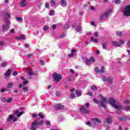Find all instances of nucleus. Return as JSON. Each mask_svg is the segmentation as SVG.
Returning <instances> with one entry per match:
<instances>
[{"label": "nucleus", "mask_w": 130, "mask_h": 130, "mask_svg": "<svg viewBox=\"0 0 130 130\" xmlns=\"http://www.w3.org/2000/svg\"><path fill=\"white\" fill-rule=\"evenodd\" d=\"M99 97L101 98L99 101L95 99H93V101L98 104L100 107H102V108L105 109V108H106V104L108 103V100L101 94H99Z\"/></svg>", "instance_id": "1"}, {"label": "nucleus", "mask_w": 130, "mask_h": 130, "mask_svg": "<svg viewBox=\"0 0 130 130\" xmlns=\"http://www.w3.org/2000/svg\"><path fill=\"white\" fill-rule=\"evenodd\" d=\"M109 103L111 105H112L113 107L114 108H115L116 109H117L116 110V113H117L119 110H122V106L120 105H115V100L110 99L109 100Z\"/></svg>", "instance_id": "2"}, {"label": "nucleus", "mask_w": 130, "mask_h": 130, "mask_svg": "<svg viewBox=\"0 0 130 130\" xmlns=\"http://www.w3.org/2000/svg\"><path fill=\"white\" fill-rule=\"evenodd\" d=\"M52 77L54 79L55 83H58V82L61 81L62 79V76L61 75L57 73H53Z\"/></svg>", "instance_id": "3"}, {"label": "nucleus", "mask_w": 130, "mask_h": 130, "mask_svg": "<svg viewBox=\"0 0 130 130\" xmlns=\"http://www.w3.org/2000/svg\"><path fill=\"white\" fill-rule=\"evenodd\" d=\"M124 16L126 17H129L130 16V4L125 6L124 11L123 12Z\"/></svg>", "instance_id": "4"}, {"label": "nucleus", "mask_w": 130, "mask_h": 130, "mask_svg": "<svg viewBox=\"0 0 130 130\" xmlns=\"http://www.w3.org/2000/svg\"><path fill=\"white\" fill-rule=\"evenodd\" d=\"M38 123L37 121H34V122H32L31 123V126L30 127V129L31 130H36L37 129V127H38Z\"/></svg>", "instance_id": "5"}, {"label": "nucleus", "mask_w": 130, "mask_h": 130, "mask_svg": "<svg viewBox=\"0 0 130 130\" xmlns=\"http://www.w3.org/2000/svg\"><path fill=\"white\" fill-rule=\"evenodd\" d=\"M73 28H76V31L77 32H81L82 30V26L79 25H76V23L72 24Z\"/></svg>", "instance_id": "6"}, {"label": "nucleus", "mask_w": 130, "mask_h": 130, "mask_svg": "<svg viewBox=\"0 0 130 130\" xmlns=\"http://www.w3.org/2000/svg\"><path fill=\"white\" fill-rule=\"evenodd\" d=\"M112 12V10H109L107 12H106L104 14H103L102 16H101V19H104V18H107L108 17V15L110 13Z\"/></svg>", "instance_id": "7"}, {"label": "nucleus", "mask_w": 130, "mask_h": 130, "mask_svg": "<svg viewBox=\"0 0 130 130\" xmlns=\"http://www.w3.org/2000/svg\"><path fill=\"white\" fill-rule=\"evenodd\" d=\"M13 113H14V114H17V117H20V116H21L22 114H24V111L19 112V110H16L13 112Z\"/></svg>", "instance_id": "8"}, {"label": "nucleus", "mask_w": 130, "mask_h": 130, "mask_svg": "<svg viewBox=\"0 0 130 130\" xmlns=\"http://www.w3.org/2000/svg\"><path fill=\"white\" fill-rule=\"evenodd\" d=\"M54 108L56 110H58V109H63L64 107L62 105L59 104L55 106Z\"/></svg>", "instance_id": "9"}, {"label": "nucleus", "mask_w": 130, "mask_h": 130, "mask_svg": "<svg viewBox=\"0 0 130 130\" xmlns=\"http://www.w3.org/2000/svg\"><path fill=\"white\" fill-rule=\"evenodd\" d=\"M80 110L81 112H82V113H86V114L89 113V111H88L87 109H85V107L83 106H81L80 108Z\"/></svg>", "instance_id": "10"}, {"label": "nucleus", "mask_w": 130, "mask_h": 130, "mask_svg": "<svg viewBox=\"0 0 130 130\" xmlns=\"http://www.w3.org/2000/svg\"><path fill=\"white\" fill-rule=\"evenodd\" d=\"M107 81L108 83V84H110V85H111L113 83V77L112 76H110L107 78Z\"/></svg>", "instance_id": "11"}, {"label": "nucleus", "mask_w": 130, "mask_h": 130, "mask_svg": "<svg viewBox=\"0 0 130 130\" xmlns=\"http://www.w3.org/2000/svg\"><path fill=\"white\" fill-rule=\"evenodd\" d=\"M111 44L113 46H116V47H120V43L119 42L113 41L111 42Z\"/></svg>", "instance_id": "12"}, {"label": "nucleus", "mask_w": 130, "mask_h": 130, "mask_svg": "<svg viewBox=\"0 0 130 130\" xmlns=\"http://www.w3.org/2000/svg\"><path fill=\"white\" fill-rule=\"evenodd\" d=\"M91 120L93 121V122H97L98 123H101V120L99 119L98 118H93L91 119Z\"/></svg>", "instance_id": "13"}, {"label": "nucleus", "mask_w": 130, "mask_h": 130, "mask_svg": "<svg viewBox=\"0 0 130 130\" xmlns=\"http://www.w3.org/2000/svg\"><path fill=\"white\" fill-rule=\"evenodd\" d=\"M106 121L107 123H109L110 124H111V123H112V122L113 121V120H112V118L108 117L106 118Z\"/></svg>", "instance_id": "14"}, {"label": "nucleus", "mask_w": 130, "mask_h": 130, "mask_svg": "<svg viewBox=\"0 0 130 130\" xmlns=\"http://www.w3.org/2000/svg\"><path fill=\"white\" fill-rule=\"evenodd\" d=\"M14 117H15V116H14V115H10L7 120V121L8 122H12V120H13Z\"/></svg>", "instance_id": "15"}, {"label": "nucleus", "mask_w": 130, "mask_h": 130, "mask_svg": "<svg viewBox=\"0 0 130 130\" xmlns=\"http://www.w3.org/2000/svg\"><path fill=\"white\" fill-rule=\"evenodd\" d=\"M3 30H4V31H7V30H9V24L3 25Z\"/></svg>", "instance_id": "16"}, {"label": "nucleus", "mask_w": 130, "mask_h": 130, "mask_svg": "<svg viewBox=\"0 0 130 130\" xmlns=\"http://www.w3.org/2000/svg\"><path fill=\"white\" fill-rule=\"evenodd\" d=\"M102 47H103V49H107V43L104 42L102 43Z\"/></svg>", "instance_id": "17"}, {"label": "nucleus", "mask_w": 130, "mask_h": 130, "mask_svg": "<svg viewBox=\"0 0 130 130\" xmlns=\"http://www.w3.org/2000/svg\"><path fill=\"white\" fill-rule=\"evenodd\" d=\"M60 4L62 7H66L67 6V1L61 0Z\"/></svg>", "instance_id": "18"}, {"label": "nucleus", "mask_w": 130, "mask_h": 130, "mask_svg": "<svg viewBox=\"0 0 130 130\" xmlns=\"http://www.w3.org/2000/svg\"><path fill=\"white\" fill-rule=\"evenodd\" d=\"M27 73L29 76H33L34 74H33V72L32 71V70L30 69H28L27 70Z\"/></svg>", "instance_id": "19"}, {"label": "nucleus", "mask_w": 130, "mask_h": 130, "mask_svg": "<svg viewBox=\"0 0 130 130\" xmlns=\"http://www.w3.org/2000/svg\"><path fill=\"white\" fill-rule=\"evenodd\" d=\"M39 120H40V118H38L35 120V121H37V122H38V124H39L40 125H42L43 124V121H39Z\"/></svg>", "instance_id": "20"}, {"label": "nucleus", "mask_w": 130, "mask_h": 130, "mask_svg": "<svg viewBox=\"0 0 130 130\" xmlns=\"http://www.w3.org/2000/svg\"><path fill=\"white\" fill-rule=\"evenodd\" d=\"M13 87H14V83L13 82H10L7 85V88H13Z\"/></svg>", "instance_id": "21"}, {"label": "nucleus", "mask_w": 130, "mask_h": 130, "mask_svg": "<svg viewBox=\"0 0 130 130\" xmlns=\"http://www.w3.org/2000/svg\"><path fill=\"white\" fill-rule=\"evenodd\" d=\"M93 41L94 43H98V39H94L93 37H91L90 38V42H92Z\"/></svg>", "instance_id": "22"}, {"label": "nucleus", "mask_w": 130, "mask_h": 130, "mask_svg": "<svg viewBox=\"0 0 130 130\" xmlns=\"http://www.w3.org/2000/svg\"><path fill=\"white\" fill-rule=\"evenodd\" d=\"M71 51H72V53L70 54L69 55V57H74V53L76 52V50L75 49H72Z\"/></svg>", "instance_id": "23"}, {"label": "nucleus", "mask_w": 130, "mask_h": 130, "mask_svg": "<svg viewBox=\"0 0 130 130\" xmlns=\"http://www.w3.org/2000/svg\"><path fill=\"white\" fill-rule=\"evenodd\" d=\"M11 74V69H9L5 74V77H9Z\"/></svg>", "instance_id": "24"}, {"label": "nucleus", "mask_w": 130, "mask_h": 130, "mask_svg": "<svg viewBox=\"0 0 130 130\" xmlns=\"http://www.w3.org/2000/svg\"><path fill=\"white\" fill-rule=\"evenodd\" d=\"M127 119V117H119V120L120 121H125Z\"/></svg>", "instance_id": "25"}, {"label": "nucleus", "mask_w": 130, "mask_h": 130, "mask_svg": "<svg viewBox=\"0 0 130 130\" xmlns=\"http://www.w3.org/2000/svg\"><path fill=\"white\" fill-rule=\"evenodd\" d=\"M85 63L87 66L89 65V64H91V61L90 60V59H86L85 60Z\"/></svg>", "instance_id": "26"}, {"label": "nucleus", "mask_w": 130, "mask_h": 130, "mask_svg": "<svg viewBox=\"0 0 130 130\" xmlns=\"http://www.w3.org/2000/svg\"><path fill=\"white\" fill-rule=\"evenodd\" d=\"M70 28V25L66 24L64 26V30H69V29Z\"/></svg>", "instance_id": "27"}, {"label": "nucleus", "mask_w": 130, "mask_h": 130, "mask_svg": "<svg viewBox=\"0 0 130 130\" xmlns=\"http://www.w3.org/2000/svg\"><path fill=\"white\" fill-rule=\"evenodd\" d=\"M75 97H76V94L74 92L71 93V94L70 95V99H74V98H75Z\"/></svg>", "instance_id": "28"}, {"label": "nucleus", "mask_w": 130, "mask_h": 130, "mask_svg": "<svg viewBox=\"0 0 130 130\" xmlns=\"http://www.w3.org/2000/svg\"><path fill=\"white\" fill-rule=\"evenodd\" d=\"M67 36V34L66 32H63L60 36V38H66V37Z\"/></svg>", "instance_id": "29"}, {"label": "nucleus", "mask_w": 130, "mask_h": 130, "mask_svg": "<svg viewBox=\"0 0 130 130\" xmlns=\"http://www.w3.org/2000/svg\"><path fill=\"white\" fill-rule=\"evenodd\" d=\"M104 71H105L104 69V67L102 66L101 70H100V73L103 74V73H104Z\"/></svg>", "instance_id": "30"}, {"label": "nucleus", "mask_w": 130, "mask_h": 130, "mask_svg": "<svg viewBox=\"0 0 130 130\" xmlns=\"http://www.w3.org/2000/svg\"><path fill=\"white\" fill-rule=\"evenodd\" d=\"M21 40H25L26 39V37L24 35H20Z\"/></svg>", "instance_id": "31"}, {"label": "nucleus", "mask_w": 130, "mask_h": 130, "mask_svg": "<svg viewBox=\"0 0 130 130\" xmlns=\"http://www.w3.org/2000/svg\"><path fill=\"white\" fill-rule=\"evenodd\" d=\"M49 16L54 15V10H50L49 14Z\"/></svg>", "instance_id": "32"}, {"label": "nucleus", "mask_w": 130, "mask_h": 130, "mask_svg": "<svg viewBox=\"0 0 130 130\" xmlns=\"http://www.w3.org/2000/svg\"><path fill=\"white\" fill-rule=\"evenodd\" d=\"M76 93L78 96H82V92L80 91L76 90Z\"/></svg>", "instance_id": "33"}, {"label": "nucleus", "mask_w": 130, "mask_h": 130, "mask_svg": "<svg viewBox=\"0 0 130 130\" xmlns=\"http://www.w3.org/2000/svg\"><path fill=\"white\" fill-rule=\"evenodd\" d=\"M94 71H95V72H96V73H97L98 74L100 73V70H99V69H98L97 67H95V68H94Z\"/></svg>", "instance_id": "34"}, {"label": "nucleus", "mask_w": 130, "mask_h": 130, "mask_svg": "<svg viewBox=\"0 0 130 130\" xmlns=\"http://www.w3.org/2000/svg\"><path fill=\"white\" fill-rule=\"evenodd\" d=\"M22 90H23V91H24L25 92H27L28 90H29V89H28V87L25 86V87H22Z\"/></svg>", "instance_id": "35"}, {"label": "nucleus", "mask_w": 130, "mask_h": 130, "mask_svg": "<svg viewBox=\"0 0 130 130\" xmlns=\"http://www.w3.org/2000/svg\"><path fill=\"white\" fill-rule=\"evenodd\" d=\"M38 115L41 118H44V116H43V114H42V113L40 112L38 114Z\"/></svg>", "instance_id": "36"}, {"label": "nucleus", "mask_w": 130, "mask_h": 130, "mask_svg": "<svg viewBox=\"0 0 130 130\" xmlns=\"http://www.w3.org/2000/svg\"><path fill=\"white\" fill-rule=\"evenodd\" d=\"M91 88L92 90H93L94 91H96V90H97V87L95 85H92Z\"/></svg>", "instance_id": "37"}, {"label": "nucleus", "mask_w": 130, "mask_h": 130, "mask_svg": "<svg viewBox=\"0 0 130 130\" xmlns=\"http://www.w3.org/2000/svg\"><path fill=\"white\" fill-rule=\"evenodd\" d=\"M16 19L18 22H22L23 21V18L22 17H16Z\"/></svg>", "instance_id": "38"}, {"label": "nucleus", "mask_w": 130, "mask_h": 130, "mask_svg": "<svg viewBox=\"0 0 130 130\" xmlns=\"http://www.w3.org/2000/svg\"><path fill=\"white\" fill-rule=\"evenodd\" d=\"M89 60H90V61H92V62H95V58H93V57H90L89 58Z\"/></svg>", "instance_id": "39"}, {"label": "nucleus", "mask_w": 130, "mask_h": 130, "mask_svg": "<svg viewBox=\"0 0 130 130\" xmlns=\"http://www.w3.org/2000/svg\"><path fill=\"white\" fill-rule=\"evenodd\" d=\"M124 110H125V111H127L128 110H130V107L129 106H126L124 108Z\"/></svg>", "instance_id": "40"}, {"label": "nucleus", "mask_w": 130, "mask_h": 130, "mask_svg": "<svg viewBox=\"0 0 130 130\" xmlns=\"http://www.w3.org/2000/svg\"><path fill=\"white\" fill-rule=\"evenodd\" d=\"M26 6H27L26 3L22 4L20 3V7L21 8H24V7H26Z\"/></svg>", "instance_id": "41"}, {"label": "nucleus", "mask_w": 130, "mask_h": 130, "mask_svg": "<svg viewBox=\"0 0 130 130\" xmlns=\"http://www.w3.org/2000/svg\"><path fill=\"white\" fill-rule=\"evenodd\" d=\"M11 101H13V99H12V98H10L7 100V103H11Z\"/></svg>", "instance_id": "42"}, {"label": "nucleus", "mask_w": 130, "mask_h": 130, "mask_svg": "<svg viewBox=\"0 0 130 130\" xmlns=\"http://www.w3.org/2000/svg\"><path fill=\"white\" fill-rule=\"evenodd\" d=\"M51 6H52L53 7H54V6H55V1H53V0H51Z\"/></svg>", "instance_id": "43"}, {"label": "nucleus", "mask_w": 130, "mask_h": 130, "mask_svg": "<svg viewBox=\"0 0 130 130\" xmlns=\"http://www.w3.org/2000/svg\"><path fill=\"white\" fill-rule=\"evenodd\" d=\"M26 57L27 58H30V57H32L33 56V55L32 54H29L25 55Z\"/></svg>", "instance_id": "44"}, {"label": "nucleus", "mask_w": 130, "mask_h": 130, "mask_svg": "<svg viewBox=\"0 0 130 130\" xmlns=\"http://www.w3.org/2000/svg\"><path fill=\"white\" fill-rule=\"evenodd\" d=\"M115 3L117 4V5H119V4H120L121 3V1L120 0H115Z\"/></svg>", "instance_id": "45"}, {"label": "nucleus", "mask_w": 130, "mask_h": 130, "mask_svg": "<svg viewBox=\"0 0 130 130\" xmlns=\"http://www.w3.org/2000/svg\"><path fill=\"white\" fill-rule=\"evenodd\" d=\"M56 96H58V97H60V96H61V94L60 93V92L57 91L56 92Z\"/></svg>", "instance_id": "46"}, {"label": "nucleus", "mask_w": 130, "mask_h": 130, "mask_svg": "<svg viewBox=\"0 0 130 130\" xmlns=\"http://www.w3.org/2000/svg\"><path fill=\"white\" fill-rule=\"evenodd\" d=\"M120 43V45L121 46V44L123 45V44H124V41H123V40H121L119 41V43Z\"/></svg>", "instance_id": "47"}, {"label": "nucleus", "mask_w": 130, "mask_h": 130, "mask_svg": "<svg viewBox=\"0 0 130 130\" xmlns=\"http://www.w3.org/2000/svg\"><path fill=\"white\" fill-rule=\"evenodd\" d=\"M7 66V62H3L1 64V66L3 67V68H5V67H6Z\"/></svg>", "instance_id": "48"}, {"label": "nucleus", "mask_w": 130, "mask_h": 130, "mask_svg": "<svg viewBox=\"0 0 130 130\" xmlns=\"http://www.w3.org/2000/svg\"><path fill=\"white\" fill-rule=\"evenodd\" d=\"M18 75V72L17 71H14L13 73V76H14V77H16V76Z\"/></svg>", "instance_id": "49"}, {"label": "nucleus", "mask_w": 130, "mask_h": 130, "mask_svg": "<svg viewBox=\"0 0 130 130\" xmlns=\"http://www.w3.org/2000/svg\"><path fill=\"white\" fill-rule=\"evenodd\" d=\"M27 84H28V80H25L23 83L24 86L27 85Z\"/></svg>", "instance_id": "50"}, {"label": "nucleus", "mask_w": 130, "mask_h": 130, "mask_svg": "<svg viewBox=\"0 0 130 130\" xmlns=\"http://www.w3.org/2000/svg\"><path fill=\"white\" fill-rule=\"evenodd\" d=\"M49 26H45L43 27V30H47L48 29H49Z\"/></svg>", "instance_id": "51"}, {"label": "nucleus", "mask_w": 130, "mask_h": 130, "mask_svg": "<svg viewBox=\"0 0 130 130\" xmlns=\"http://www.w3.org/2000/svg\"><path fill=\"white\" fill-rule=\"evenodd\" d=\"M45 8H46L47 9H50L49 4H48V3L45 4Z\"/></svg>", "instance_id": "52"}, {"label": "nucleus", "mask_w": 130, "mask_h": 130, "mask_svg": "<svg viewBox=\"0 0 130 130\" xmlns=\"http://www.w3.org/2000/svg\"><path fill=\"white\" fill-rule=\"evenodd\" d=\"M90 25L91 26H96V24H95V22H94L93 21L90 22Z\"/></svg>", "instance_id": "53"}, {"label": "nucleus", "mask_w": 130, "mask_h": 130, "mask_svg": "<svg viewBox=\"0 0 130 130\" xmlns=\"http://www.w3.org/2000/svg\"><path fill=\"white\" fill-rule=\"evenodd\" d=\"M102 80L104 81H107V79H106V77H105V76H103L102 77Z\"/></svg>", "instance_id": "54"}, {"label": "nucleus", "mask_w": 130, "mask_h": 130, "mask_svg": "<svg viewBox=\"0 0 130 130\" xmlns=\"http://www.w3.org/2000/svg\"><path fill=\"white\" fill-rule=\"evenodd\" d=\"M5 44V42L4 41H0V46H3Z\"/></svg>", "instance_id": "55"}, {"label": "nucleus", "mask_w": 130, "mask_h": 130, "mask_svg": "<svg viewBox=\"0 0 130 130\" xmlns=\"http://www.w3.org/2000/svg\"><path fill=\"white\" fill-rule=\"evenodd\" d=\"M117 35L118 36H122V33H121V32H119L117 33Z\"/></svg>", "instance_id": "56"}, {"label": "nucleus", "mask_w": 130, "mask_h": 130, "mask_svg": "<svg viewBox=\"0 0 130 130\" xmlns=\"http://www.w3.org/2000/svg\"><path fill=\"white\" fill-rule=\"evenodd\" d=\"M2 101H3V102H7V99L3 98L2 99Z\"/></svg>", "instance_id": "57"}, {"label": "nucleus", "mask_w": 130, "mask_h": 130, "mask_svg": "<svg viewBox=\"0 0 130 130\" xmlns=\"http://www.w3.org/2000/svg\"><path fill=\"white\" fill-rule=\"evenodd\" d=\"M40 62H41L42 66H44V64H45V63H44V61H43L42 60H40Z\"/></svg>", "instance_id": "58"}, {"label": "nucleus", "mask_w": 130, "mask_h": 130, "mask_svg": "<svg viewBox=\"0 0 130 130\" xmlns=\"http://www.w3.org/2000/svg\"><path fill=\"white\" fill-rule=\"evenodd\" d=\"M73 81V78L72 77H68V82H72Z\"/></svg>", "instance_id": "59"}, {"label": "nucleus", "mask_w": 130, "mask_h": 130, "mask_svg": "<svg viewBox=\"0 0 130 130\" xmlns=\"http://www.w3.org/2000/svg\"><path fill=\"white\" fill-rule=\"evenodd\" d=\"M1 93H4V92H6V88H3L1 90Z\"/></svg>", "instance_id": "60"}, {"label": "nucleus", "mask_w": 130, "mask_h": 130, "mask_svg": "<svg viewBox=\"0 0 130 130\" xmlns=\"http://www.w3.org/2000/svg\"><path fill=\"white\" fill-rule=\"evenodd\" d=\"M106 130H109L110 129V127H109V126H108V125H106Z\"/></svg>", "instance_id": "61"}, {"label": "nucleus", "mask_w": 130, "mask_h": 130, "mask_svg": "<svg viewBox=\"0 0 130 130\" xmlns=\"http://www.w3.org/2000/svg\"><path fill=\"white\" fill-rule=\"evenodd\" d=\"M90 10H91V11H94L95 7H94L93 6H90Z\"/></svg>", "instance_id": "62"}, {"label": "nucleus", "mask_w": 130, "mask_h": 130, "mask_svg": "<svg viewBox=\"0 0 130 130\" xmlns=\"http://www.w3.org/2000/svg\"><path fill=\"white\" fill-rule=\"evenodd\" d=\"M127 45L128 46V47H129L130 48V40L128 41L127 42Z\"/></svg>", "instance_id": "63"}, {"label": "nucleus", "mask_w": 130, "mask_h": 130, "mask_svg": "<svg viewBox=\"0 0 130 130\" xmlns=\"http://www.w3.org/2000/svg\"><path fill=\"white\" fill-rule=\"evenodd\" d=\"M88 95H89V96H92V92L89 91L87 93Z\"/></svg>", "instance_id": "64"}]
</instances>
